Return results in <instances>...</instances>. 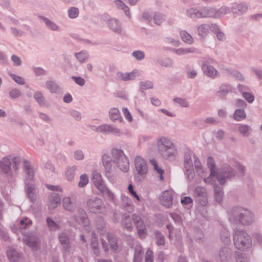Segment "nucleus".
<instances>
[{
	"label": "nucleus",
	"mask_w": 262,
	"mask_h": 262,
	"mask_svg": "<svg viewBox=\"0 0 262 262\" xmlns=\"http://www.w3.org/2000/svg\"><path fill=\"white\" fill-rule=\"evenodd\" d=\"M158 146L161 154L165 158L174 156L177 153L173 144L165 137H161L159 139Z\"/></svg>",
	"instance_id": "1"
},
{
	"label": "nucleus",
	"mask_w": 262,
	"mask_h": 262,
	"mask_svg": "<svg viewBox=\"0 0 262 262\" xmlns=\"http://www.w3.org/2000/svg\"><path fill=\"white\" fill-rule=\"evenodd\" d=\"M23 165L26 174L25 180L26 191L28 197L31 199V201H33L34 188L29 185V182L33 181L34 171L28 162L25 161Z\"/></svg>",
	"instance_id": "2"
},
{
	"label": "nucleus",
	"mask_w": 262,
	"mask_h": 262,
	"mask_svg": "<svg viewBox=\"0 0 262 262\" xmlns=\"http://www.w3.org/2000/svg\"><path fill=\"white\" fill-rule=\"evenodd\" d=\"M11 162L14 170H17L18 169V166L20 162V158L14 156H9L3 158L0 161V167L4 172L7 173L10 171Z\"/></svg>",
	"instance_id": "3"
},
{
	"label": "nucleus",
	"mask_w": 262,
	"mask_h": 262,
	"mask_svg": "<svg viewBox=\"0 0 262 262\" xmlns=\"http://www.w3.org/2000/svg\"><path fill=\"white\" fill-rule=\"evenodd\" d=\"M112 154L114 161L120 169L123 171H127L129 167V162L123 152L121 150L114 149Z\"/></svg>",
	"instance_id": "4"
},
{
	"label": "nucleus",
	"mask_w": 262,
	"mask_h": 262,
	"mask_svg": "<svg viewBox=\"0 0 262 262\" xmlns=\"http://www.w3.org/2000/svg\"><path fill=\"white\" fill-rule=\"evenodd\" d=\"M235 246H245L251 244L250 236L244 231L236 232L233 236Z\"/></svg>",
	"instance_id": "5"
},
{
	"label": "nucleus",
	"mask_w": 262,
	"mask_h": 262,
	"mask_svg": "<svg viewBox=\"0 0 262 262\" xmlns=\"http://www.w3.org/2000/svg\"><path fill=\"white\" fill-rule=\"evenodd\" d=\"M135 168L138 173L142 176L146 175L148 172V166L146 160L141 156H136L135 159Z\"/></svg>",
	"instance_id": "6"
},
{
	"label": "nucleus",
	"mask_w": 262,
	"mask_h": 262,
	"mask_svg": "<svg viewBox=\"0 0 262 262\" xmlns=\"http://www.w3.org/2000/svg\"><path fill=\"white\" fill-rule=\"evenodd\" d=\"M87 205L90 211L95 213H101L104 209L103 202L100 199L89 200Z\"/></svg>",
	"instance_id": "7"
},
{
	"label": "nucleus",
	"mask_w": 262,
	"mask_h": 262,
	"mask_svg": "<svg viewBox=\"0 0 262 262\" xmlns=\"http://www.w3.org/2000/svg\"><path fill=\"white\" fill-rule=\"evenodd\" d=\"M132 217L134 224L136 226L139 236L141 238L145 237L147 235V231L141 217L136 214H134Z\"/></svg>",
	"instance_id": "8"
},
{
	"label": "nucleus",
	"mask_w": 262,
	"mask_h": 262,
	"mask_svg": "<svg viewBox=\"0 0 262 262\" xmlns=\"http://www.w3.org/2000/svg\"><path fill=\"white\" fill-rule=\"evenodd\" d=\"M172 192L171 191H165L163 192L160 198L161 204L167 208L170 207L172 205Z\"/></svg>",
	"instance_id": "9"
},
{
	"label": "nucleus",
	"mask_w": 262,
	"mask_h": 262,
	"mask_svg": "<svg viewBox=\"0 0 262 262\" xmlns=\"http://www.w3.org/2000/svg\"><path fill=\"white\" fill-rule=\"evenodd\" d=\"M239 220L243 225H248L253 222V215L249 211L243 209L240 211Z\"/></svg>",
	"instance_id": "10"
},
{
	"label": "nucleus",
	"mask_w": 262,
	"mask_h": 262,
	"mask_svg": "<svg viewBox=\"0 0 262 262\" xmlns=\"http://www.w3.org/2000/svg\"><path fill=\"white\" fill-rule=\"evenodd\" d=\"M8 258L13 262H24V258L15 250L10 248L7 251Z\"/></svg>",
	"instance_id": "11"
},
{
	"label": "nucleus",
	"mask_w": 262,
	"mask_h": 262,
	"mask_svg": "<svg viewBox=\"0 0 262 262\" xmlns=\"http://www.w3.org/2000/svg\"><path fill=\"white\" fill-rule=\"evenodd\" d=\"M191 10L189 11L191 17H212L214 16L213 12L212 10L208 9H204L202 12H194L191 13ZM192 11L194 12V10H192Z\"/></svg>",
	"instance_id": "12"
},
{
	"label": "nucleus",
	"mask_w": 262,
	"mask_h": 262,
	"mask_svg": "<svg viewBox=\"0 0 262 262\" xmlns=\"http://www.w3.org/2000/svg\"><path fill=\"white\" fill-rule=\"evenodd\" d=\"M195 193L198 195L197 200L200 203L204 205L207 202V197L205 189L202 187H197L195 189Z\"/></svg>",
	"instance_id": "13"
},
{
	"label": "nucleus",
	"mask_w": 262,
	"mask_h": 262,
	"mask_svg": "<svg viewBox=\"0 0 262 262\" xmlns=\"http://www.w3.org/2000/svg\"><path fill=\"white\" fill-rule=\"evenodd\" d=\"M92 180L94 185L99 190L102 189L104 186L103 181L101 176L98 172L94 171L93 173Z\"/></svg>",
	"instance_id": "14"
},
{
	"label": "nucleus",
	"mask_w": 262,
	"mask_h": 262,
	"mask_svg": "<svg viewBox=\"0 0 262 262\" xmlns=\"http://www.w3.org/2000/svg\"><path fill=\"white\" fill-rule=\"evenodd\" d=\"M207 165L210 170V177L204 179L206 183H210V179L216 176V172L214 170L215 164L214 160L211 157H209L207 159Z\"/></svg>",
	"instance_id": "15"
},
{
	"label": "nucleus",
	"mask_w": 262,
	"mask_h": 262,
	"mask_svg": "<svg viewBox=\"0 0 262 262\" xmlns=\"http://www.w3.org/2000/svg\"><path fill=\"white\" fill-rule=\"evenodd\" d=\"M77 221L80 224H82L84 227V231L88 233L90 231V227L88 226L89 225V221L86 216V214L85 212H82L81 215L79 217L78 219H76Z\"/></svg>",
	"instance_id": "16"
},
{
	"label": "nucleus",
	"mask_w": 262,
	"mask_h": 262,
	"mask_svg": "<svg viewBox=\"0 0 262 262\" xmlns=\"http://www.w3.org/2000/svg\"><path fill=\"white\" fill-rule=\"evenodd\" d=\"M96 130L97 132L103 133L105 134L112 132L115 134H117L119 133L118 129L113 128L111 126L107 125H103L100 126L96 128Z\"/></svg>",
	"instance_id": "17"
},
{
	"label": "nucleus",
	"mask_w": 262,
	"mask_h": 262,
	"mask_svg": "<svg viewBox=\"0 0 262 262\" xmlns=\"http://www.w3.org/2000/svg\"><path fill=\"white\" fill-rule=\"evenodd\" d=\"M139 75L137 70H134L131 73H118V77L123 80H129L133 79L135 77Z\"/></svg>",
	"instance_id": "18"
},
{
	"label": "nucleus",
	"mask_w": 262,
	"mask_h": 262,
	"mask_svg": "<svg viewBox=\"0 0 262 262\" xmlns=\"http://www.w3.org/2000/svg\"><path fill=\"white\" fill-rule=\"evenodd\" d=\"M60 200L57 193H53L51 194L49 204V207L50 209H54L60 204Z\"/></svg>",
	"instance_id": "19"
},
{
	"label": "nucleus",
	"mask_w": 262,
	"mask_h": 262,
	"mask_svg": "<svg viewBox=\"0 0 262 262\" xmlns=\"http://www.w3.org/2000/svg\"><path fill=\"white\" fill-rule=\"evenodd\" d=\"M202 69L204 73L209 76L214 77L217 75V71L212 66L203 64Z\"/></svg>",
	"instance_id": "20"
},
{
	"label": "nucleus",
	"mask_w": 262,
	"mask_h": 262,
	"mask_svg": "<svg viewBox=\"0 0 262 262\" xmlns=\"http://www.w3.org/2000/svg\"><path fill=\"white\" fill-rule=\"evenodd\" d=\"M150 164L154 167L155 171L159 174L160 179L163 180V174L164 173L163 170L158 166V163L155 159H151L149 161Z\"/></svg>",
	"instance_id": "21"
},
{
	"label": "nucleus",
	"mask_w": 262,
	"mask_h": 262,
	"mask_svg": "<svg viewBox=\"0 0 262 262\" xmlns=\"http://www.w3.org/2000/svg\"><path fill=\"white\" fill-rule=\"evenodd\" d=\"M232 176H234L233 171H226L224 173L220 172V174L217 175V179L220 183L223 184L225 182V178H231Z\"/></svg>",
	"instance_id": "22"
},
{
	"label": "nucleus",
	"mask_w": 262,
	"mask_h": 262,
	"mask_svg": "<svg viewBox=\"0 0 262 262\" xmlns=\"http://www.w3.org/2000/svg\"><path fill=\"white\" fill-rule=\"evenodd\" d=\"M103 195L105 196L108 200L113 201L114 199V195L105 186H104L102 189L99 190Z\"/></svg>",
	"instance_id": "23"
},
{
	"label": "nucleus",
	"mask_w": 262,
	"mask_h": 262,
	"mask_svg": "<svg viewBox=\"0 0 262 262\" xmlns=\"http://www.w3.org/2000/svg\"><path fill=\"white\" fill-rule=\"evenodd\" d=\"M246 117V114L244 110L238 109L235 111L234 118L236 121H241Z\"/></svg>",
	"instance_id": "24"
},
{
	"label": "nucleus",
	"mask_w": 262,
	"mask_h": 262,
	"mask_svg": "<svg viewBox=\"0 0 262 262\" xmlns=\"http://www.w3.org/2000/svg\"><path fill=\"white\" fill-rule=\"evenodd\" d=\"M142 247H138V248L136 249V251L134 255V262H141L142 259Z\"/></svg>",
	"instance_id": "25"
},
{
	"label": "nucleus",
	"mask_w": 262,
	"mask_h": 262,
	"mask_svg": "<svg viewBox=\"0 0 262 262\" xmlns=\"http://www.w3.org/2000/svg\"><path fill=\"white\" fill-rule=\"evenodd\" d=\"M110 117L113 120L118 119L120 117L119 110L117 108H112L110 111Z\"/></svg>",
	"instance_id": "26"
},
{
	"label": "nucleus",
	"mask_w": 262,
	"mask_h": 262,
	"mask_svg": "<svg viewBox=\"0 0 262 262\" xmlns=\"http://www.w3.org/2000/svg\"><path fill=\"white\" fill-rule=\"evenodd\" d=\"M195 168L196 172L201 177H205L204 171L202 169V167L200 162L198 160H195L194 162Z\"/></svg>",
	"instance_id": "27"
},
{
	"label": "nucleus",
	"mask_w": 262,
	"mask_h": 262,
	"mask_svg": "<svg viewBox=\"0 0 262 262\" xmlns=\"http://www.w3.org/2000/svg\"><path fill=\"white\" fill-rule=\"evenodd\" d=\"M103 163L106 172H110L111 165L110 162V157L104 155L102 156Z\"/></svg>",
	"instance_id": "28"
},
{
	"label": "nucleus",
	"mask_w": 262,
	"mask_h": 262,
	"mask_svg": "<svg viewBox=\"0 0 262 262\" xmlns=\"http://www.w3.org/2000/svg\"><path fill=\"white\" fill-rule=\"evenodd\" d=\"M181 35L182 39L188 43H191L193 42V39L191 36L186 31H182Z\"/></svg>",
	"instance_id": "29"
},
{
	"label": "nucleus",
	"mask_w": 262,
	"mask_h": 262,
	"mask_svg": "<svg viewBox=\"0 0 262 262\" xmlns=\"http://www.w3.org/2000/svg\"><path fill=\"white\" fill-rule=\"evenodd\" d=\"M110 28L114 30L115 32H118L120 30V27L118 22L117 20L113 19H111L108 23Z\"/></svg>",
	"instance_id": "30"
},
{
	"label": "nucleus",
	"mask_w": 262,
	"mask_h": 262,
	"mask_svg": "<svg viewBox=\"0 0 262 262\" xmlns=\"http://www.w3.org/2000/svg\"><path fill=\"white\" fill-rule=\"evenodd\" d=\"M62 203L63 207L66 209L70 211H71L72 210L73 205L69 198H64L63 199Z\"/></svg>",
	"instance_id": "31"
},
{
	"label": "nucleus",
	"mask_w": 262,
	"mask_h": 262,
	"mask_svg": "<svg viewBox=\"0 0 262 262\" xmlns=\"http://www.w3.org/2000/svg\"><path fill=\"white\" fill-rule=\"evenodd\" d=\"M116 5L118 8H120L123 10L125 13V14L127 16H129L128 12V8L124 4H123L121 1L117 0L115 2Z\"/></svg>",
	"instance_id": "32"
},
{
	"label": "nucleus",
	"mask_w": 262,
	"mask_h": 262,
	"mask_svg": "<svg viewBox=\"0 0 262 262\" xmlns=\"http://www.w3.org/2000/svg\"><path fill=\"white\" fill-rule=\"evenodd\" d=\"M156 235V243L159 246H162L164 244V236L159 232H156L155 234Z\"/></svg>",
	"instance_id": "33"
},
{
	"label": "nucleus",
	"mask_w": 262,
	"mask_h": 262,
	"mask_svg": "<svg viewBox=\"0 0 262 262\" xmlns=\"http://www.w3.org/2000/svg\"><path fill=\"white\" fill-rule=\"evenodd\" d=\"M89 182V179L85 174H82L80 177V180L78 183V186L82 187L86 185Z\"/></svg>",
	"instance_id": "34"
},
{
	"label": "nucleus",
	"mask_w": 262,
	"mask_h": 262,
	"mask_svg": "<svg viewBox=\"0 0 262 262\" xmlns=\"http://www.w3.org/2000/svg\"><path fill=\"white\" fill-rule=\"evenodd\" d=\"M79 14V11L77 8L73 7L71 8L68 11L69 16L70 18H76Z\"/></svg>",
	"instance_id": "35"
},
{
	"label": "nucleus",
	"mask_w": 262,
	"mask_h": 262,
	"mask_svg": "<svg viewBox=\"0 0 262 262\" xmlns=\"http://www.w3.org/2000/svg\"><path fill=\"white\" fill-rule=\"evenodd\" d=\"M123 225L128 230H130L132 229L131 220L129 216L124 217Z\"/></svg>",
	"instance_id": "36"
},
{
	"label": "nucleus",
	"mask_w": 262,
	"mask_h": 262,
	"mask_svg": "<svg viewBox=\"0 0 262 262\" xmlns=\"http://www.w3.org/2000/svg\"><path fill=\"white\" fill-rule=\"evenodd\" d=\"M47 222L48 226L51 230H55L58 229V226L57 224L51 219L49 218L47 219Z\"/></svg>",
	"instance_id": "37"
},
{
	"label": "nucleus",
	"mask_w": 262,
	"mask_h": 262,
	"mask_svg": "<svg viewBox=\"0 0 262 262\" xmlns=\"http://www.w3.org/2000/svg\"><path fill=\"white\" fill-rule=\"evenodd\" d=\"M60 244L61 245H67L69 244V238L65 233H61L59 237Z\"/></svg>",
	"instance_id": "38"
},
{
	"label": "nucleus",
	"mask_w": 262,
	"mask_h": 262,
	"mask_svg": "<svg viewBox=\"0 0 262 262\" xmlns=\"http://www.w3.org/2000/svg\"><path fill=\"white\" fill-rule=\"evenodd\" d=\"M47 86L48 89L52 93L56 92L58 90V86L55 83L53 82L50 81L47 83Z\"/></svg>",
	"instance_id": "39"
},
{
	"label": "nucleus",
	"mask_w": 262,
	"mask_h": 262,
	"mask_svg": "<svg viewBox=\"0 0 262 262\" xmlns=\"http://www.w3.org/2000/svg\"><path fill=\"white\" fill-rule=\"evenodd\" d=\"M209 26L207 25H203L199 27L198 30L200 34L203 36L208 30Z\"/></svg>",
	"instance_id": "40"
},
{
	"label": "nucleus",
	"mask_w": 262,
	"mask_h": 262,
	"mask_svg": "<svg viewBox=\"0 0 262 262\" xmlns=\"http://www.w3.org/2000/svg\"><path fill=\"white\" fill-rule=\"evenodd\" d=\"M145 262H153V252L150 250H148L146 251Z\"/></svg>",
	"instance_id": "41"
},
{
	"label": "nucleus",
	"mask_w": 262,
	"mask_h": 262,
	"mask_svg": "<svg viewBox=\"0 0 262 262\" xmlns=\"http://www.w3.org/2000/svg\"><path fill=\"white\" fill-rule=\"evenodd\" d=\"M10 75L12 77V78L17 83L20 84H24V79L21 77L12 74H10Z\"/></svg>",
	"instance_id": "42"
},
{
	"label": "nucleus",
	"mask_w": 262,
	"mask_h": 262,
	"mask_svg": "<svg viewBox=\"0 0 262 262\" xmlns=\"http://www.w3.org/2000/svg\"><path fill=\"white\" fill-rule=\"evenodd\" d=\"M128 190L129 191V193L134 196L137 200L140 201V198L138 195L136 193V192L133 189V186L132 184H129L128 186Z\"/></svg>",
	"instance_id": "43"
},
{
	"label": "nucleus",
	"mask_w": 262,
	"mask_h": 262,
	"mask_svg": "<svg viewBox=\"0 0 262 262\" xmlns=\"http://www.w3.org/2000/svg\"><path fill=\"white\" fill-rule=\"evenodd\" d=\"M214 27V26H212V28ZM215 29L214 30L215 33L216 35L217 38L220 40H223L225 38L224 34L221 32L217 28L214 26Z\"/></svg>",
	"instance_id": "44"
},
{
	"label": "nucleus",
	"mask_w": 262,
	"mask_h": 262,
	"mask_svg": "<svg viewBox=\"0 0 262 262\" xmlns=\"http://www.w3.org/2000/svg\"><path fill=\"white\" fill-rule=\"evenodd\" d=\"M133 55L138 60L143 59L144 57V54L143 52L137 51L133 53Z\"/></svg>",
	"instance_id": "45"
},
{
	"label": "nucleus",
	"mask_w": 262,
	"mask_h": 262,
	"mask_svg": "<svg viewBox=\"0 0 262 262\" xmlns=\"http://www.w3.org/2000/svg\"><path fill=\"white\" fill-rule=\"evenodd\" d=\"M243 96L245 98V99L250 103H251L253 101L254 99V96L250 93H243Z\"/></svg>",
	"instance_id": "46"
},
{
	"label": "nucleus",
	"mask_w": 262,
	"mask_h": 262,
	"mask_svg": "<svg viewBox=\"0 0 262 262\" xmlns=\"http://www.w3.org/2000/svg\"><path fill=\"white\" fill-rule=\"evenodd\" d=\"M74 175V169L70 168L67 170L66 172V176L69 180H72Z\"/></svg>",
	"instance_id": "47"
},
{
	"label": "nucleus",
	"mask_w": 262,
	"mask_h": 262,
	"mask_svg": "<svg viewBox=\"0 0 262 262\" xmlns=\"http://www.w3.org/2000/svg\"><path fill=\"white\" fill-rule=\"evenodd\" d=\"M215 191V200L220 202L222 201V196H223V192L222 190L217 191L216 189H214Z\"/></svg>",
	"instance_id": "48"
},
{
	"label": "nucleus",
	"mask_w": 262,
	"mask_h": 262,
	"mask_svg": "<svg viewBox=\"0 0 262 262\" xmlns=\"http://www.w3.org/2000/svg\"><path fill=\"white\" fill-rule=\"evenodd\" d=\"M76 57L80 62H83L87 58V55L86 53L81 52L76 54Z\"/></svg>",
	"instance_id": "49"
},
{
	"label": "nucleus",
	"mask_w": 262,
	"mask_h": 262,
	"mask_svg": "<svg viewBox=\"0 0 262 262\" xmlns=\"http://www.w3.org/2000/svg\"><path fill=\"white\" fill-rule=\"evenodd\" d=\"M249 130V127L246 125H241L239 128L240 133L244 135H246Z\"/></svg>",
	"instance_id": "50"
},
{
	"label": "nucleus",
	"mask_w": 262,
	"mask_h": 262,
	"mask_svg": "<svg viewBox=\"0 0 262 262\" xmlns=\"http://www.w3.org/2000/svg\"><path fill=\"white\" fill-rule=\"evenodd\" d=\"M181 203L185 205H188L191 204L192 203V199L189 196H185L181 200Z\"/></svg>",
	"instance_id": "51"
},
{
	"label": "nucleus",
	"mask_w": 262,
	"mask_h": 262,
	"mask_svg": "<svg viewBox=\"0 0 262 262\" xmlns=\"http://www.w3.org/2000/svg\"><path fill=\"white\" fill-rule=\"evenodd\" d=\"M122 111L126 119L129 122L132 121L133 118L128 110L126 108H123Z\"/></svg>",
	"instance_id": "52"
},
{
	"label": "nucleus",
	"mask_w": 262,
	"mask_h": 262,
	"mask_svg": "<svg viewBox=\"0 0 262 262\" xmlns=\"http://www.w3.org/2000/svg\"><path fill=\"white\" fill-rule=\"evenodd\" d=\"M45 21L47 25L49 26L52 30H56L57 29L58 27L54 23L51 22L50 20H48L47 19H45Z\"/></svg>",
	"instance_id": "53"
},
{
	"label": "nucleus",
	"mask_w": 262,
	"mask_h": 262,
	"mask_svg": "<svg viewBox=\"0 0 262 262\" xmlns=\"http://www.w3.org/2000/svg\"><path fill=\"white\" fill-rule=\"evenodd\" d=\"M20 92L18 90H16V89L12 90L10 92V97L13 98H17L18 97H19L20 96Z\"/></svg>",
	"instance_id": "54"
},
{
	"label": "nucleus",
	"mask_w": 262,
	"mask_h": 262,
	"mask_svg": "<svg viewBox=\"0 0 262 262\" xmlns=\"http://www.w3.org/2000/svg\"><path fill=\"white\" fill-rule=\"evenodd\" d=\"M11 59L14 62V65L20 66L21 63L20 58L16 55H13L11 57Z\"/></svg>",
	"instance_id": "55"
},
{
	"label": "nucleus",
	"mask_w": 262,
	"mask_h": 262,
	"mask_svg": "<svg viewBox=\"0 0 262 262\" xmlns=\"http://www.w3.org/2000/svg\"><path fill=\"white\" fill-rule=\"evenodd\" d=\"M174 101L179 103L183 107H187L188 106L187 102L182 99L176 98L174 99Z\"/></svg>",
	"instance_id": "56"
},
{
	"label": "nucleus",
	"mask_w": 262,
	"mask_h": 262,
	"mask_svg": "<svg viewBox=\"0 0 262 262\" xmlns=\"http://www.w3.org/2000/svg\"><path fill=\"white\" fill-rule=\"evenodd\" d=\"M141 88L142 89H147L152 88V83L150 81H146L142 82L141 84Z\"/></svg>",
	"instance_id": "57"
},
{
	"label": "nucleus",
	"mask_w": 262,
	"mask_h": 262,
	"mask_svg": "<svg viewBox=\"0 0 262 262\" xmlns=\"http://www.w3.org/2000/svg\"><path fill=\"white\" fill-rule=\"evenodd\" d=\"M20 224L21 225H24V228H26L28 225L32 224V221L29 219L26 218L25 220H21Z\"/></svg>",
	"instance_id": "58"
},
{
	"label": "nucleus",
	"mask_w": 262,
	"mask_h": 262,
	"mask_svg": "<svg viewBox=\"0 0 262 262\" xmlns=\"http://www.w3.org/2000/svg\"><path fill=\"white\" fill-rule=\"evenodd\" d=\"M155 23L157 25H160L162 22L163 18L161 15L156 14L154 18Z\"/></svg>",
	"instance_id": "59"
},
{
	"label": "nucleus",
	"mask_w": 262,
	"mask_h": 262,
	"mask_svg": "<svg viewBox=\"0 0 262 262\" xmlns=\"http://www.w3.org/2000/svg\"><path fill=\"white\" fill-rule=\"evenodd\" d=\"M193 52L190 49H179L176 51V53L179 54H183L189 52Z\"/></svg>",
	"instance_id": "60"
},
{
	"label": "nucleus",
	"mask_w": 262,
	"mask_h": 262,
	"mask_svg": "<svg viewBox=\"0 0 262 262\" xmlns=\"http://www.w3.org/2000/svg\"><path fill=\"white\" fill-rule=\"evenodd\" d=\"M75 82L80 85H83L84 84V80L81 77H73Z\"/></svg>",
	"instance_id": "61"
},
{
	"label": "nucleus",
	"mask_w": 262,
	"mask_h": 262,
	"mask_svg": "<svg viewBox=\"0 0 262 262\" xmlns=\"http://www.w3.org/2000/svg\"><path fill=\"white\" fill-rule=\"evenodd\" d=\"M47 187L51 190L53 191H61V189L60 187L57 186H54V185H47Z\"/></svg>",
	"instance_id": "62"
},
{
	"label": "nucleus",
	"mask_w": 262,
	"mask_h": 262,
	"mask_svg": "<svg viewBox=\"0 0 262 262\" xmlns=\"http://www.w3.org/2000/svg\"><path fill=\"white\" fill-rule=\"evenodd\" d=\"M74 156L77 160H81L84 157L83 154L81 151H76L75 152Z\"/></svg>",
	"instance_id": "63"
},
{
	"label": "nucleus",
	"mask_w": 262,
	"mask_h": 262,
	"mask_svg": "<svg viewBox=\"0 0 262 262\" xmlns=\"http://www.w3.org/2000/svg\"><path fill=\"white\" fill-rule=\"evenodd\" d=\"M246 258L244 257V255L242 253H238L236 257L237 262H245Z\"/></svg>",
	"instance_id": "64"
}]
</instances>
